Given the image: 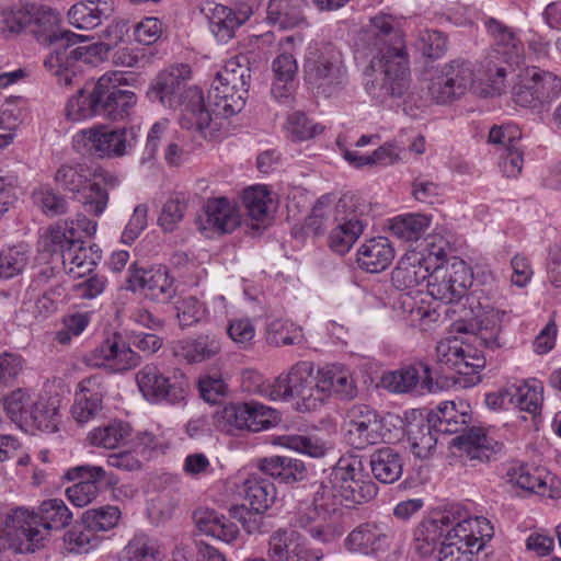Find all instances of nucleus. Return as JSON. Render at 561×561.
Instances as JSON below:
<instances>
[{
  "mask_svg": "<svg viewBox=\"0 0 561 561\" xmlns=\"http://www.w3.org/2000/svg\"><path fill=\"white\" fill-rule=\"evenodd\" d=\"M84 37L82 36L81 39ZM79 38H66L50 43L54 47L44 59L45 69L57 77L59 85L71 87L77 79L78 64L90 62V56L84 47H75Z\"/></svg>",
  "mask_w": 561,
  "mask_h": 561,
  "instance_id": "18",
  "label": "nucleus"
},
{
  "mask_svg": "<svg viewBox=\"0 0 561 561\" xmlns=\"http://www.w3.org/2000/svg\"><path fill=\"white\" fill-rule=\"evenodd\" d=\"M98 224L85 216H79L76 221L57 224L49 229H59L65 232L68 240H83L96 232Z\"/></svg>",
  "mask_w": 561,
  "mask_h": 561,
  "instance_id": "60",
  "label": "nucleus"
},
{
  "mask_svg": "<svg viewBox=\"0 0 561 561\" xmlns=\"http://www.w3.org/2000/svg\"><path fill=\"white\" fill-rule=\"evenodd\" d=\"M95 366L107 365L113 371H125L140 364L141 357L134 352L118 333L107 336L91 354Z\"/></svg>",
  "mask_w": 561,
  "mask_h": 561,
  "instance_id": "21",
  "label": "nucleus"
},
{
  "mask_svg": "<svg viewBox=\"0 0 561 561\" xmlns=\"http://www.w3.org/2000/svg\"><path fill=\"white\" fill-rule=\"evenodd\" d=\"M304 341L301 328H297L291 323L275 321L271 323L267 332V342L274 346H288L300 344Z\"/></svg>",
  "mask_w": 561,
  "mask_h": 561,
  "instance_id": "57",
  "label": "nucleus"
},
{
  "mask_svg": "<svg viewBox=\"0 0 561 561\" xmlns=\"http://www.w3.org/2000/svg\"><path fill=\"white\" fill-rule=\"evenodd\" d=\"M197 528L218 540L231 543L239 536L238 526L230 518L214 510H198L194 513Z\"/></svg>",
  "mask_w": 561,
  "mask_h": 561,
  "instance_id": "37",
  "label": "nucleus"
},
{
  "mask_svg": "<svg viewBox=\"0 0 561 561\" xmlns=\"http://www.w3.org/2000/svg\"><path fill=\"white\" fill-rule=\"evenodd\" d=\"M242 202L248 215L256 221L264 220L272 204L270 192L261 185L244 190Z\"/></svg>",
  "mask_w": 561,
  "mask_h": 561,
  "instance_id": "55",
  "label": "nucleus"
},
{
  "mask_svg": "<svg viewBox=\"0 0 561 561\" xmlns=\"http://www.w3.org/2000/svg\"><path fill=\"white\" fill-rule=\"evenodd\" d=\"M430 244H433V250L442 251L439 259L432 261L427 290L400 294L393 304L401 320L422 332L435 330L442 321L439 306L435 300L445 304L458 301L473 280L468 264L457 256H449L450 243L440 230L435 229L430 234Z\"/></svg>",
  "mask_w": 561,
  "mask_h": 561,
  "instance_id": "2",
  "label": "nucleus"
},
{
  "mask_svg": "<svg viewBox=\"0 0 561 561\" xmlns=\"http://www.w3.org/2000/svg\"><path fill=\"white\" fill-rule=\"evenodd\" d=\"M440 249L433 250L430 244V234L425 238L422 249L408 250L397 262L391 272V283L400 291L415 293V288L427 283L432 261L439 259Z\"/></svg>",
  "mask_w": 561,
  "mask_h": 561,
  "instance_id": "14",
  "label": "nucleus"
},
{
  "mask_svg": "<svg viewBox=\"0 0 561 561\" xmlns=\"http://www.w3.org/2000/svg\"><path fill=\"white\" fill-rule=\"evenodd\" d=\"M327 54V57L321 56V60H318V89L339 85L344 78L341 54L331 47Z\"/></svg>",
  "mask_w": 561,
  "mask_h": 561,
  "instance_id": "53",
  "label": "nucleus"
},
{
  "mask_svg": "<svg viewBox=\"0 0 561 561\" xmlns=\"http://www.w3.org/2000/svg\"><path fill=\"white\" fill-rule=\"evenodd\" d=\"M436 363L454 375L455 383L472 388L482 381L486 359L482 351L462 336H447L436 345Z\"/></svg>",
  "mask_w": 561,
  "mask_h": 561,
  "instance_id": "10",
  "label": "nucleus"
},
{
  "mask_svg": "<svg viewBox=\"0 0 561 561\" xmlns=\"http://www.w3.org/2000/svg\"><path fill=\"white\" fill-rule=\"evenodd\" d=\"M106 477V471L99 466L82 465L69 469L65 478L78 482L66 490L68 500L78 507L91 503L99 493L98 483Z\"/></svg>",
  "mask_w": 561,
  "mask_h": 561,
  "instance_id": "20",
  "label": "nucleus"
},
{
  "mask_svg": "<svg viewBox=\"0 0 561 561\" xmlns=\"http://www.w3.org/2000/svg\"><path fill=\"white\" fill-rule=\"evenodd\" d=\"M267 554L271 561H316V554L307 548L305 538L287 529H278L271 535Z\"/></svg>",
  "mask_w": 561,
  "mask_h": 561,
  "instance_id": "23",
  "label": "nucleus"
},
{
  "mask_svg": "<svg viewBox=\"0 0 561 561\" xmlns=\"http://www.w3.org/2000/svg\"><path fill=\"white\" fill-rule=\"evenodd\" d=\"M131 434L128 423L113 421L105 426L94 428L89 433L88 439L91 445L114 449L121 446Z\"/></svg>",
  "mask_w": 561,
  "mask_h": 561,
  "instance_id": "47",
  "label": "nucleus"
},
{
  "mask_svg": "<svg viewBox=\"0 0 561 561\" xmlns=\"http://www.w3.org/2000/svg\"><path fill=\"white\" fill-rule=\"evenodd\" d=\"M402 420L403 436H407L411 451L417 458H427L437 442L431 431V421L419 410L405 412Z\"/></svg>",
  "mask_w": 561,
  "mask_h": 561,
  "instance_id": "28",
  "label": "nucleus"
},
{
  "mask_svg": "<svg viewBox=\"0 0 561 561\" xmlns=\"http://www.w3.org/2000/svg\"><path fill=\"white\" fill-rule=\"evenodd\" d=\"M391 543L389 535L378 525L364 523L355 527L344 539V548L355 554L371 556L386 551Z\"/></svg>",
  "mask_w": 561,
  "mask_h": 561,
  "instance_id": "27",
  "label": "nucleus"
},
{
  "mask_svg": "<svg viewBox=\"0 0 561 561\" xmlns=\"http://www.w3.org/2000/svg\"><path fill=\"white\" fill-rule=\"evenodd\" d=\"M381 382L392 392L431 391L433 378L431 367L425 363H417L398 370L386 373Z\"/></svg>",
  "mask_w": 561,
  "mask_h": 561,
  "instance_id": "26",
  "label": "nucleus"
},
{
  "mask_svg": "<svg viewBox=\"0 0 561 561\" xmlns=\"http://www.w3.org/2000/svg\"><path fill=\"white\" fill-rule=\"evenodd\" d=\"M121 518V512L116 506H102L90 508L82 515V522L89 530L107 531L113 529Z\"/></svg>",
  "mask_w": 561,
  "mask_h": 561,
  "instance_id": "54",
  "label": "nucleus"
},
{
  "mask_svg": "<svg viewBox=\"0 0 561 561\" xmlns=\"http://www.w3.org/2000/svg\"><path fill=\"white\" fill-rule=\"evenodd\" d=\"M249 416H247V431L260 432L276 425L279 421V413L275 409L260 402H248Z\"/></svg>",
  "mask_w": 561,
  "mask_h": 561,
  "instance_id": "56",
  "label": "nucleus"
},
{
  "mask_svg": "<svg viewBox=\"0 0 561 561\" xmlns=\"http://www.w3.org/2000/svg\"><path fill=\"white\" fill-rule=\"evenodd\" d=\"M114 10V0H83L69 9L68 19L77 28L93 30L111 19Z\"/></svg>",
  "mask_w": 561,
  "mask_h": 561,
  "instance_id": "31",
  "label": "nucleus"
},
{
  "mask_svg": "<svg viewBox=\"0 0 561 561\" xmlns=\"http://www.w3.org/2000/svg\"><path fill=\"white\" fill-rule=\"evenodd\" d=\"M402 20L380 13L370 20L367 39H374L365 68V90L377 102L400 98L409 88V67L400 27Z\"/></svg>",
  "mask_w": 561,
  "mask_h": 561,
  "instance_id": "3",
  "label": "nucleus"
},
{
  "mask_svg": "<svg viewBox=\"0 0 561 561\" xmlns=\"http://www.w3.org/2000/svg\"><path fill=\"white\" fill-rule=\"evenodd\" d=\"M176 318L182 328L191 327L202 321L206 316V308L197 298L190 296L175 302Z\"/></svg>",
  "mask_w": 561,
  "mask_h": 561,
  "instance_id": "58",
  "label": "nucleus"
},
{
  "mask_svg": "<svg viewBox=\"0 0 561 561\" xmlns=\"http://www.w3.org/2000/svg\"><path fill=\"white\" fill-rule=\"evenodd\" d=\"M45 249L59 254L68 274L82 277L92 272L101 260V251L96 245L85 247L83 240H68L59 229H49L45 237Z\"/></svg>",
  "mask_w": 561,
  "mask_h": 561,
  "instance_id": "13",
  "label": "nucleus"
},
{
  "mask_svg": "<svg viewBox=\"0 0 561 561\" xmlns=\"http://www.w3.org/2000/svg\"><path fill=\"white\" fill-rule=\"evenodd\" d=\"M78 388L71 413L78 423L84 424L94 419L102 410V400L105 393L103 378L99 375L87 377L79 382Z\"/></svg>",
  "mask_w": 561,
  "mask_h": 561,
  "instance_id": "24",
  "label": "nucleus"
},
{
  "mask_svg": "<svg viewBox=\"0 0 561 561\" xmlns=\"http://www.w3.org/2000/svg\"><path fill=\"white\" fill-rule=\"evenodd\" d=\"M89 150L99 158H121L128 154L138 142L134 127H112L99 124L82 130Z\"/></svg>",
  "mask_w": 561,
  "mask_h": 561,
  "instance_id": "16",
  "label": "nucleus"
},
{
  "mask_svg": "<svg viewBox=\"0 0 561 561\" xmlns=\"http://www.w3.org/2000/svg\"><path fill=\"white\" fill-rule=\"evenodd\" d=\"M250 8L233 10L222 4H217L209 18L210 31L215 37L221 42L230 41L241 25H243L251 16Z\"/></svg>",
  "mask_w": 561,
  "mask_h": 561,
  "instance_id": "34",
  "label": "nucleus"
},
{
  "mask_svg": "<svg viewBox=\"0 0 561 561\" xmlns=\"http://www.w3.org/2000/svg\"><path fill=\"white\" fill-rule=\"evenodd\" d=\"M240 225V216L228 198L209 199L205 207V217L201 228L216 233H229Z\"/></svg>",
  "mask_w": 561,
  "mask_h": 561,
  "instance_id": "32",
  "label": "nucleus"
},
{
  "mask_svg": "<svg viewBox=\"0 0 561 561\" xmlns=\"http://www.w3.org/2000/svg\"><path fill=\"white\" fill-rule=\"evenodd\" d=\"M250 72L248 57L238 55L227 60L217 77L225 81V84L233 85L239 94H248Z\"/></svg>",
  "mask_w": 561,
  "mask_h": 561,
  "instance_id": "50",
  "label": "nucleus"
},
{
  "mask_svg": "<svg viewBox=\"0 0 561 561\" xmlns=\"http://www.w3.org/2000/svg\"><path fill=\"white\" fill-rule=\"evenodd\" d=\"M484 26L495 39V47L477 66L457 61L445 66L432 79L428 93L438 104H446L467 92L480 96H496L505 91L507 69L504 64L516 62L522 51L520 41L500 21L488 18Z\"/></svg>",
  "mask_w": 561,
  "mask_h": 561,
  "instance_id": "1",
  "label": "nucleus"
},
{
  "mask_svg": "<svg viewBox=\"0 0 561 561\" xmlns=\"http://www.w3.org/2000/svg\"><path fill=\"white\" fill-rule=\"evenodd\" d=\"M364 224L356 213L341 222L330 233V247L341 254L346 253L364 231Z\"/></svg>",
  "mask_w": 561,
  "mask_h": 561,
  "instance_id": "45",
  "label": "nucleus"
},
{
  "mask_svg": "<svg viewBox=\"0 0 561 561\" xmlns=\"http://www.w3.org/2000/svg\"><path fill=\"white\" fill-rule=\"evenodd\" d=\"M257 468L282 483L302 481L307 476L305 463L286 456H272L260 459Z\"/></svg>",
  "mask_w": 561,
  "mask_h": 561,
  "instance_id": "38",
  "label": "nucleus"
},
{
  "mask_svg": "<svg viewBox=\"0 0 561 561\" xmlns=\"http://www.w3.org/2000/svg\"><path fill=\"white\" fill-rule=\"evenodd\" d=\"M220 353L221 342L215 334H199L181 345V355L191 364L210 360Z\"/></svg>",
  "mask_w": 561,
  "mask_h": 561,
  "instance_id": "44",
  "label": "nucleus"
},
{
  "mask_svg": "<svg viewBox=\"0 0 561 561\" xmlns=\"http://www.w3.org/2000/svg\"><path fill=\"white\" fill-rule=\"evenodd\" d=\"M414 197L428 204L440 203L446 195V187L427 179H417L413 184Z\"/></svg>",
  "mask_w": 561,
  "mask_h": 561,
  "instance_id": "63",
  "label": "nucleus"
},
{
  "mask_svg": "<svg viewBox=\"0 0 561 561\" xmlns=\"http://www.w3.org/2000/svg\"><path fill=\"white\" fill-rule=\"evenodd\" d=\"M525 547L537 557H548L554 551V539L546 530H534L527 536Z\"/></svg>",
  "mask_w": 561,
  "mask_h": 561,
  "instance_id": "64",
  "label": "nucleus"
},
{
  "mask_svg": "<svg viewBox=\"0 0 561 561\" xmlns=\"http://www.w3.org/2000/svg\"><path fill=\"white\" fill-rule=\"evenodd\" d=\"M374 477L382 483L398 481L403 472V459L399 453L389 447L377 449L370 456Z\"/></svg>",
  "mask_w": 561,
  "mask_h": 561,
  "instance_id": "41",
  "label": "nucleus"
},
{
  "mask_svg": "<svg viewBox=\"0 0 561 561\" xmlns=\"http://www.w3.org/2000/svg\"><path fill=\"white\" fill-rule=\"evenodd\" d=\"M118 72L105 73L96 82L87 83L66 105L68 119L78 122L95 116L122 119L136 104L133 91L119 87Z\"/></svg>",
  "mask_w": 561,
  "mask_h": 561,
  "instance_id": "6",
  "label": "nucleus"
},
{
  "mask_svg": "<svg viewBox=\"0 0 561 561\" xmlns=\"http://www.w3.org/2000/svg\"><path fill=\"white\" fill-rule=\"evenodd\" d=\"M188 65L180 64L161 71L151 84L148 95L169 108L182 107L180 125L185 129L205 130L211 115L204 103L202 90L188 87Z\"/></svg>",
  "mask_w": 561,
  "mask_h": 561,
  "instance_id": "5",
  "label": "nucleus"
},
{
  "mask_svg": "<svg viewBox=\"0 0 561 561\" xmlns=\"http://www.w3.org/2000/svg\"><path fill=\"white\" fill-rule=\"evenodd\" d=\"M118 175L103 168L93 170V180L79 195V202L84 210L93 216H101L108 204V194L119 186Z\"/></svg>",
  "mask_w": 561,
  "mask_h": 561,
  "instance_id": "22",
  "label": "nucleus"
},
{
  "mask_svg": "<svg viewBox=\"0 0 561 561\" xmlns=\"http://www.w3.org/2000/svg\"><path fill=\"white\" fill-rule=\"evenodd\" d=\"M137 386L144 398L152 403L165 401L174 404L184 399L180 382H170L158 367L146 365L136 375Z\"/></svg>",
  "mask_w": 561,
  "mask_h": 561,
  "instance_id": "19",
  "label": "nucleus"
},
{
  "mask_svg": "<svg viewBox=\"0 0 561 561\" xmlns=\"http://www.w3.org/2000/svg\"><path fill=\"white\" fill-rule=\"evenodd\" d=\"M321 497L345 506H354L373 500L377 485L371 481L364 460L357 455H346L335 466L322 471Z\"/></svg>",
  "mask_w": 561,
  "mask_h": 561,
  "instance_id": "7",
  "label": "nucleus"
},
{
  "mask_svg": "<svg viewBox=\"0 0 561 561\" xmlns=\"http://www.w3.org/2000/svg\"><path fill=\"white\" fill-rule=\"evenodd\" d=\"M432 216L421 213L398 215L389 219L390 232L404 242H414L428 230Z\"/></svg>",
  "mask_w": 561,
  "mask_h": 561,
  "instance_id": "40",
  "label": "nucleus"
},
{
  "mask_svg": "<svg viewBox=\"0 0 561 561\" xmlns=\"http://www.w3.org/2000/svg\"><path fill=\"white\" fill-rule=\"evenodd\" d=\"M287 129L293 140L304 141L314 136L316 124L304 112L298 111L288 116Z\"/></svg>",
  "mask_w": 561,
  "mask_h": 561,
  "instance_id": "62",
  "label": "nucleus"
},
{
  "mask_svg": "<svg viewBox=\"0 0 561 561\" xmlns=\"http://www.w3.org/2000/svg\"><path fill=\"white\" fill-rule=\"evenodd\" d=\"M72 520V513L60 499L45 500L37 512L18 508L12 515L16 528V536L22 535L26 540L18 548L20 551H34L35 548L49 535L50 530H61Z\"/></svg>",
  "mask_w": 561,
  "mask_h": 561,
  "instance_id": "9",
  "label": "nucleus"
},
{
  "mask_svg": "<svg viewBox=\"0 0 561 561\" xmlns=\"http://www.w3.org/2000/svg\"><path fill=\"white\" fill-rule=\"evenodd\" d=\"M128 289H141L154 299L170 298L173 294L171 280L161 270H144L130 267L128 276Z\"/></svg>",
  "mask_w": 561,
  "mask_h": 561,
  "instance_id": "35",
  "label": "nucleus"
},
{
  "mask_svg": "<svg viewBox=\"0 0 561 561\" xmlns=\"http://www.w3.org/2000/svg\"><path fill=\"white\" fill-rule=\"evenodd\" d=\"M512 94L516 104L537 108L561 95V77L538 67L525 68L518 73Z\"/></svg>",
  "mask_w": 561,
  "mask_h": 561,
  "instance_id": "12",
  "label": "nucleus"
},
{
  "mask_svg": "<svg viewBox=\"0 0 561 561\" xmlns=\"http://www.w3.org/2000/svg\"><path fill=\"white\" fill-rule=\"evenodd\" d=\"M503 485L516 496L538 495L546 499H561V480L543 468L513 461L501 474Z\"/></svg>",
  "mask_w": 561,
  "mask_h": 561,
  "instance_id": "11",
  "label": "nucleus"
},
{
  "mask_svg": "<svg viewBox=\"0 0 561 561\" xmlns=\"http://www.w3.org/2000/svg\"><path fill=\"white\" fill-rule=\"evenodd\" d=\"M439 432L457 433L471 421V408L466 401H444L431 415Z\"/></svg>",
  "mask_w": 561,
  "mask_h": 561,
  "instance_id": "36",
  "label": "nucleus"
},
{
  "mask_svg": "<svg viewBox=\"0 0 561 561\" xmlns=\"http://www.w3.org/2000/svg\"><path fill=\"white\" fill-rule=\"evenodd\" d=\"M244 494L251 510L263 513L274 503L276 489L271 481L252 474L244 482Z\"/></svg>",
  "mask_w": 561,
  "mask_h": 561,
  "instance_id": "46",
  "label": "nucleus"
},
{
  "mask_svg": "<svg viewBox=\"0 0 561 561\" xmlns=\"http://www.w3.org/2000/svg\"><path fill=\"white\" fill-rule=\"evenodd\" d=\"M306 0H270L266 8V21L282 30L293 28L304 23L301 7ZM316 3V0H312Z\"/></svg>",
  "mask_w": 561,
  "mask_h": 561,
  "instance_id": "39",
  "label": "nucleus"
},
{
  "mask_svg": "<svg viewBox=\"0 0 561 561\" xmlns=\"http://www.w3.org/2000/svg\"><path fill=\"white\" fill-rule=\"evenodd\" d=\"M32 424L42 432L54 433L60 423L59 400L39 399L31 409Z\"/></svg>",
  "mask_w": 561,
  "mask_h": 561,
  "instance_id": "51",
  "label": "nucleus"
},
{
  "mask_svg": "<svg viewBox=\"0 0 561 561\" xmlns=\"http://www.w3.org/2000/svg\"><path fill=\"white\" fill-rule=\"evenodd\" d=\"M249 416L248 402H231L218 409L214 414L215 426L228 434L247 430Z\"/></svg>",
  "mask_w": 561,
  "mask_h": 561,
  "instance_id": "48",
  "label": "nucleus"
},
{
  "mask_svg": "<svg viewBox=\"0 0 561 561\" xmlns=\"http://www.w3.org/2000/svg\"><path fill=\"white\" fill-rule=\"evenodd\" d=\"M158 541L147 535H136L124 548L121 561H162Z\"/></svg>",
  "mask_w": 561,
  "mask_h": 561,
  "instance_id": "52",
  "label": "nucleus"
},
{
  "mask_svg": "<svg viewBox=\"0 0 561 561\" xmlns=\"http://www.w3.org/2000/svg\"><path fill=\"white\" fill-rule=\"evenodd\" d=\"M515 409L530 414L540 412L543 403V383L537 378H527L512 383Z\"/></svg>",
  "mask_w": 561,
  "mask_h": 561,
  "instance_id": "43",
  "label": "nucleus"
},
{
  "mask_svg": "<svg viewBox=\"0 0 561 561\" xmlns=\"http://www.w3.org/2000/svg\"><path fill=\"white\" fill-rule=\"evenodd\" d=\"M187 208L186 201L179 195L170 197L163 205L158 224L164 231H173L183 219Z\"/></svg>",
  "mask_w": 561,
  "mask_h": 561,
  "instance_id": "59",
  "label": "nucleus"
},
{
  "mask_svg": "<svg viewBox=\"0 0 561 561\" xmlns=\"http://www.w3.org/2000/svg\"><path fill=\"white\" fill-rule=\"evenodd\" d=\"M313 363L299 362L291 367L288 374H282L275 378L271 386L273 399L289 400L296 397V410L299 412H311L316 408L313 397Z\"/></svg>",
  "mask_w": 561,
  "mask_h": 561,
  "instance_id": "15",
  "label": "nucleus"
},
{
  "mask_svg": "<svg viewBox=\"0 0 561 561\" xmlns=\"http://www.w3.org/2000/svg\"><path fill=\"white\" fill-rule=\"evenodd\" d=\"M493 535L490 522L483 516H469L456 523L448 518L425 520L415 531V548L424 557L439 543L438 561H476Z\"/></svg>",
  "mask_w": 561,
  "mask_h": 561,
  "instance_id": "4",
  "label": "nucleus"
},
{
  "mask_svg": "<svg viewBox=\"0 0 561 561\" xmlns=\"http://www.w3.org/2000/svg\"><path fill=\"white\" fill-rule=\"evenodd\" d=\"M26 260V255L16 249H0V278H11L20 274Z\"/></svg>",
  "mask_w": 561,
  "mask_h": 561,
  "instance_id": "61",
  "label": "nucleus"
},
{
  "mask_svg": "<svg viewBox=\"0 0 561 561\" xmlns=\"http://www.w3.org/2000/svg\"><path fill=\"white\" fill-rule=\"evenodd\" d=\"M396 256L391 241L386 237L366 239L357 249L356 262L359 268L368 273L387 270Z\"/></svg>",
  "mask_w": 561,
  "mask_h": 561,
  "instance_id": "29",
  "label": "nucleus"
},
{
  "mask_svg": "<svg viewBox=\"0 0 561 561\" xmlns=\"http://www.w3.org/2000/svg\"><path fill=\"white\" fill-rule=\"evenodd\" d=\"M504 316V312L493 308L483 309L468 325L462 327L458 324L456 330L477 335L489 348H500L504 345V340L501 335Z\"/></svg>",
  "mask_w": 561,
  "mask_h": 561,
  "instance_id": "30",
  "label": "nucleus"
},
{
  "mask_svg": "<svg viewBox=\"0 0 561 561\" xmlns=\"http://www.w3.org/2000/svg\"><path fill=\"white\" fill-rule=\"evenodd\" d=\"M455 445L470 460L489 461L502 449V444L490 427L473 426L454 439Z\"/></svg>",
  "mask_w": 561,
  "mask_h": 561,
  "instance_id": "25",
  "label": "nucleus"
},
{
  "mask_svg": "<svg viewBox=\"0 0 561 561\" xmlns=\"http://www.w3.org/2000/svg\"><path fill=\"white\" fill-rule=\"evenodd\" d=\"M59 14L50 8H42L33 16L20 15L8 20V28L11 33L27 32L41 44H50L66 38H82L59 25Z\"/></svg>",
  "mask_w": 561,
  "mask_h": 561,
  "instance_id": "17",
  "label": "nucleus"
},
{
  "mask_svg": "<svg viewBox=\"0 0 561 561\" xmlns=\"http://www.w3.org/2000/svg\"><path fill=\"white\" fill-rule=\"evenodd\" d=\"M92 180L93 170H91L87 164L81 163L75 165H61L55 174V181L57 184H59L65 191L78 196Z\"/></svg>",
  "mask_w": 561,
  "mask_h": 561,
  "instance_id": "49",
  "label": "nucleus"
},
{
  "mask_svg": "<svg viewBox=\"0 0 561 561\" xmlns=\"http://www.w3.org/2000/svg\"><path fill=\"white\" fill-rule=\"evenodd\" d=\"M402 437L403 420L397 414L381 415L366 405H354L347 412L345 440L355 449L396 443Z\"/></svg>",
  "mask_w": 561,
  "mask_h": 561,
  "instance_id": "8",
  "label": "nucleus"
},
{
  "mask_svg": "<svg viewBox=\"0 0 561 561\" xmlns=\"http://www.w3.org/2000/svg\"><path fill=\"white\" fill-rule=\"evenodd\" d=\"M323 392L328 396L336 393L345 398H352L355 394L354 381L350 373L339 365H332L318 371V393Z\"/></svg>",
  "mask_w": 561,
  "mask_h": 561,
  "instance_id": "42",
  "label": "nucleus"
},
{
  "mask_svg": "<svg viewBox=\"0 0 561 561\" xmlns=\"http://www.w3.org/2000/svg\"><path fill=\"white\" fill-rule=\"evenodd\" d=\"M247 98L248 94H239L233 85L225 84V81L216 76L208 91L211 108L207 110L211 116L234 115L243 108Z\"/></svg>",
  "mask_w": 561,
  "mask_h": 561,
  "instance_id": "33",
  "label": "nucleus"
}]
</instances>
